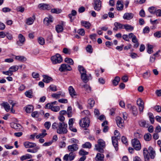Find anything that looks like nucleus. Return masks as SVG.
<instances>
[{"mask_svg": "<svg viewBox=\"0 0 161 161\" xmlns=\"http://www.w3.org/2000/svg\"><path fill=\"white\" fill-rule=\"evenodd\" d=\"M67 125L64 122H60L58 124V127L57 129V133L59 134H65L68 132L67 127Z\"/></svg>", "mask_w": 161, "mask_h": 161, "instance_id": "nucleus-1", "label": "nucleus"}, {"mask_svg": "<svg viewBox=\"0 0 161 161\" xmlns=\"http://www.w3.org/2000/svg\"><path fill=\"white\" fill-rule=\"evenodd\" d=\"M90 123V121L88 117L85 118L80 119L79 122L80 126L86 128L89 127Z\"/></svg>", "mask_w": 161, "mask_h": 161, "instance_id": "nucleus-2", "label": "nucleus"}, {"mask_svg": "<svg viewBox=\"0 0 161 161\" xmlns=\"http://www.w3.org/2000/svg\"><path fill=\"white\" fill-rule=\"evenodd\" d=\"M51 59L52 63L53 64L60 63L63 61L62 57L58 53H57L55 55L52 56L51 57Z\"/></svg>", "mask_w": 161, "mask_h": 161, "instance_id": "nucleus-3", "label": "nucleus"}, {"mask_svg": "<svg viewBox=\"0 0 161 161\" xmlns=\"http://www.w3.org/2000/svg\"><path fill=\"white\" fill-rule=\"evenodd\" d=\"M131 143L134 149L137 151H139L141 149V145L139 140L136 139H134L132 140Z\"/></svg>", "mask_w": 161, "mask_h": 161, "instance_id": "nucleus-4", "label": "nucleus"}, {"mask_svg": "<svg viewBox=\"0 0 161 161\" xmlns=\"http://www.w3.org/2000/svg\"><path fill=\"white\" fill-rule=\"evenodd\" d=\"M94 8L97 11H99L101 9V1L100 0H94Z\"/></svg>", "mask_w": 161, "mask_h": 161, "instance_id": "nucleus-5", "label": "nucleus"}, {"mask_svg": "<svg viewBox=\"0 0 161 161\" xmlns=\"http://www.w3.org/2000/svg\"><path fill=\"white\" fill-rule=\"evenodd\" d=\"M120 136H119L118 135H117V136L112 137V142L113 145L114 147L115 150L117 151L118 149V140L120 139Z\"/></svg>", "mask_w": 161, "mask_h": 161, "instance_id": "nucleus-6", "label": "nucleus"}, {"mask_svg": "<svg viewBox=\"0 0 161 161\" xmlns=\"http://www.w3.org/2000/svg\"><path fill=\"white\" fill-rule=\"evenodd\" d=\"M71 70L72 68L70 66L66 64H62L59 69V70L61 72L70 71Z\"/></svg>", "mask_w": 161, "mask_h": 161, "instance_id": "nucleus-7", "label": "nucleus"}, {"mask_svg": "<svg viewBox=\"0 0 161 161\" xmlns=\"http://www.w3.org/2000/svg\"><path fill=\"white\" fill-rule=\"evenodd\" d=\"M116 121L117 125L118 127L122 128L124 126V121L119 116H117L116 118Z\"/></svg>", "mask_w": 161, "mask_h": 161, "instance_id": "nucleus-8", "label": "nucleus"}, {"mask_svg": "<svg viewBox=\"0 0 161 161\" xmlns=\"http://www.w3.org/2000/svg\"><path fill=\"white\" fill-rule=\"evenodd\" d=\"M19 41H17L16 43L19 46H21L23 44L25 41V38L24 36L21 34H19L18 36Z\"/></svg>", "mask_w": 161, "mask_h": 161, "instance_id": "nucleus-9", "label": "nucleus"}, {"mask_svg": "<svg viewBox=\"0 0 161 161\" xmlns=\"http://www.w3.org/2000/svg\"><path fill=\"white\" fill-rule=\"evenodd\" d=\"M78 149V146L76 144H74L69 145L68 147V149L69 151L73 152L77 151Z\"/></svg>", "mask_w": 161, "mask_h": 161, "instance_id": "nucleus-10", "label": "nucleus"}, {"mask_svg": "<svg viewBox=\"0 0 161 161\" xmlns=\"http://www.w3.org/2000/svg\"><path fill=\"white\" fill-rule=\"evenodd\" d=\"M24 145L26 148H32L37 147L35 143L28 141L24 142Z\"/></svg>", "mask_w": 161, "mask_h": 161, "instance_id": "nucleus-11", "label": "nucleus"}, {"mask_svg": "<svg viewBox=\"0 0 161 161\" xmlns=\"http://www.w3.org/2000/svg\"><path fill=\"white\" fill-rule=\"evenodd\" d=\"M38 8L42 10H49L50 9V5L46 3H40L38 5Z\"/></svg>", "mask_w": 161, "mask_h": 161, "instance_id": "nucleus-12", "label": "nucleus"}, {"mask_svg": "<svg viewBox=\"0 0 161 161\" xmlns=\"http://www.w3.org/2000/svg\"><path fill=\"white\" fill-rule=\"evenodd\" d=\"M53 17L50 15L49 17H46L43 20L44 23L47 25H48L50 23L53 22Z\"/></svg>", "mask_w": 161, "mask_h": 161, "instance_id": "nucleus-13", "label": "nucleus"}, {"mask_svg": "<svg viewBox=\"0 0 161 161\" xmlns=\"http://www.w3.org/2000/svg\"><path fill=\"white\" fill-rule=\"evenodd\" d=\"M148 151L149 152V157L151 159H154L155 156V152L153 148L151 147H150L148 149Z\"/></svg>", "mask_w": 161, "mask_h": 161, "instance_id": "nucleus-14", "label": "nucleus"}, {"mask_svg": "<svg viewBox=\"0 0 161 161\" xmlns=\"http://www.w3.org/2000/svg\"><path fill=\"white\" fill-rule=\"evenodd\" d=\"M149 152H148L147 149L144 148L143 150V154L144 158L145 161H149L150 158L148 153Z\"/></svg>", "mask_w": 161, "mask_h": 161, "instance_id": "nucleus-15", "label": "nucleus"}, {"mask_svg": "<svg viewBox=\"0 0 161 161\" xmlns=\"http://www.w3.org/2000/svg\"><path fill=\"white\" fill-rule=\"evenodd\" d=\"M68 90L70 95L72 97H75L76 96V92L73 87L70 86L69 87Z\"/></svg>", "mask_w": 161, "mask_h": 161, "instance_id": "nucleus-16", "label": "nucleus"}, {"mask_svg": "<svg viewBox=\"0 0 161 161\" xmlns=\"http://www.w3.org/2000/svg\"><path fill=\"white\" fill-rule=\"evenodd\" d=\"M133 14L131 13H126L124 14L123 18L125 19L130 20L133 18Z\"/></svg>", "mask_w": 161, "mask_h": 161, "instance_id": "nucleus-17", "label": "nucleus"}, {"mask_svg": "<svg viewBox=\"0 0 161 161\" xmlns=\"http://www.w3.org/2000/svg\"><path fill=\"white\" fill-rule=\"evenodd\" d=\"M81 79L82 81L84 83H86L89 80V76L86 74V73L81 75Z\"/></svg>", "mask_w": 161, "mask_h": 161, "instance_id": "nucleus-18", "label": "nucleus"}, {"mask_svg": "<svg viewBox=\"0 0 161 161\" xmlns=\"http://www.w3.org/2000/svg\"><path fill=\"white\" fill-rule=\"evenodd\" d=\"M11 126L17 130H20L22 128V126L20 125L14 123L11 124Z\"/></svg>", "mask_w": 161, "mask_h": 161, "instance_id": "nucleus-19", "label": "nucleus"}, {"mask_svg": "<svg viewBox=\"0 0 161 161\" xmlns=\"http://www.w3.org/2000/svg\"><path fill=\"white\" fill-rule=\"evenodd\" d=\"M81 24L82 26L87 29H89L91 26V23L88 21L82 20L81 22Z\"/></svg>", "mask_w": 161, "mask_h": 161, "instance_id": "nucleus-20", "label": "nucleus"}, {"mask_svg": "<svg viewBox=\"0 0 161 161\" xmlns=\"http://www.w3.org/2000/svg\"><path fill=\"white\" fill-rule=\"evenodd\" d=\"M1 105L4 107L6 112H8L9 111L10 106L8 103L3 102L1 104Z\"/></svg>", "mask_w": 161, "mask_h": 161, "instance_id": "nucleus-21", "label": "nucleus"}, {"mask_svg": "<svg viewBox=\"0 0 161 161\" xmlns=\"http://www.w3.org/2000/svg\"><path fill=\"white\" fill-rule=\"evenodd\" d=\"M124 7L123 4L121 1L118 0L117 1L116 4V8L118 10L121 11L123 9Z\"/></svg>", "mask_w": 161, "mask_h": 161, "instance_id": "nucleus-22", "label": "nucleus"}, {"mask_svg": "<svg viewBox=\"0 0 161 161\" xmlns=\"http://www.w3.org/2000/svg\"><path fill=\"white\" fill-rule=\"evenodd\" d=\"M43 79L42 81L46 83H48L50 81H53L52 78L46 75H43Z\"/></svg>", "mask_w": 161, "mask_h": 161, "instance_id": "nucleus-23", "label": "nucleus"}, {"mask_svg": "<svg viewBox=\"0 0 161 161\" xmlns=\"http://www.w3.org/2000/svg\"><path fill=\"white\" fill-rule=\"evenodd\" d=\"M104 156L103 154L98 153L95 158L96 161H103Z\"/></svg>", "mask_w": 161, "mask_h": 161, "instance_id": "nucleus-24", "label": "nucleus"}, {"mask_svg": "<svg viewBox=\"0 0 161 161\" xmlns=\"http://www.w3.org/2000/svg\"><path fill=\"white\" fill-rule=\"evenodd\" d=\"M25 110L27 113H30L33 110V107L31 105H28L25 107Z\"/></svg>", "mask_w": 161, "mask_h": 161, "instance_id": "nucleus-25", "label": "nucleus"}, {"mask_svg": "<svg viewBox=\"0 0 161 161\" xmlns=\"http://www.w3.org/2000/svg\"><path fill=\"white\" fill-rule=\"evenodd\" d=\"M124 28H125L127 31H132L134 29V27L129 25H124Z\"/></svg>", "mask_w": 161, "mask_h": 161, "instance_id": "nucleus-26", "label": "nucleus"}, {"mask_svg": "<svg viewBox=\"0 0 161 161\" xmlns=\"http://www.w3.org/2000/svg\"><path fill=\"white\" fill-rule=\"evenodd\" d=\"M25 94L26 97L29 98H32L33 97L32 91L31 90L26 91L25 92Z\"/></svg>", "mask_w": 161, "mask_h": 161, "instance_id": "nucleus-27", "label": "nucleus"}, {"mask_svg": "<svg viewBox=\"0 0 161 161\" xmlns=\"http://www.w3.org/2000/svg\"><path fill=\"white\" fill-rule=\"evenodd\" d=\"M78 69L80 72L81 75L82 73H86V71L85 69L82 66L79 65L78 67Z\"/></svg>", "mask_w": 161, "mask_h": 161, "instance_id": "nucleus-28", "label": "nucleus"}, {"mask_svg": "<svg viewBox=\"0 0 161 161\" xmlns=\"http://www.w3.org/2000/svg\"><path fill=\"white\" fill-rule=\"evenodd\" d=\"M40 149V147L39 146H37L34 147L33 149H28L27 150V151L28 152L31 153H35L37 152L38 150Z\"/></svg>", "mask_w": 161, "mask_h": 161, "instance_id": "nucleus-29", "label": "nucleus"}, {"mask_svg": "<svg viewBox=\"0 0 161 161\" xmlns=\"http://www.w3.org/2000/svg\"><path fill=\"white\" fill-rule=\"evenodd\" d=\"M120 80V78L119 77L116 76L114 79L113 80V83L114 86H117Z\"/></svg>", "mask_w": 161, "mask_h": 161, "instance_id": "nucleus-30", "label": "nucleus"}, {"mask_svg": "<svg viewBox=\"0 0 161 161\" xmlns=\"http://www.w3.org/2000/svg\"><path fill=\"white\" fill-rule=\"evenodd\" d=\"M95 149L96 150L98 151V152L101 153H103L104 150L102 148L100 145L98 144H95Z\"/></svg>", "mask_w": 161, "mask_h": 161, "instance_id": "nucleus-31", "label": "nucleus"}, {"mask_svg": "<svg viewBox=\"0 0 161 161\" xmlns=\"http://www.w3.org/2000/svg\"><path fill=\"white\" fill-rule=\"evenodd\" d=\"M56 30L58 33L62 31L63 30V26L60 25H57L56 26Z\"/></svg>", "mask_w": 161, "mask_h": 161, "instance_id": "nucleus-32", "label": "nucleus"}, {"mask_svg": "<svg viewBox=\"0 0 161 161\" xmlns=\"http://www.w3.org/2000/svg\"><path fill=\"white\" fill-rule=\"evenodd\" d=\"M114 25L115 27H117L118 29L124 28V25L120 24L118 22H115L114 23Z\"/></svg>", "mask_w": 161, "mask_h": 161, "instance_id": "nucleus-33", "label": "nucleus"}, {"mask_svg": "<svg viewBox=\"0 0 161 161\" xmlns=\"http://www.w3.org/2000/svg\"><path fill=\"white\" fill-rule=\"evenodd\" d=\"M88 103L90 106V108H91L94 105L95 101L93 99L90 98L88 100Z\"/></svg>", "mask_w": 161, "mask_h": 161, "instance_id": "nucleus-34", "label": "nucleus"}, {"mask_svg": "<svg viewBox=\"0 0 161 161\" xmlns=\"http://www.w3.org/2000/svg\"><path fill=\"white\" fill-rule=\"evenodd\" d=\"M91 147V143L89 142H86L82 145V147L83 148H90Z\"/></svg>", "mask_w": 161, "mask_h": 161, "instance_id": "nucleus-35", "label": "nucleus"}, {"mask_svg": "<svg viewBox=\"0 0 161 161\" xmlns=\"http://www.w3.org/2000/svg\"><path fill=\"white\" fill-rule=\"evenodd\" d=\"M131 110L133 115H136L137 114L138 111L137 108L135 106H132V107H131Z\"/></svg>", "mask_w": 161, "mask_h": 161, "instance_id": "nucleus-36", "label": "nucleus"}, {"mask_svg": "<svg viewBox=\"0 0 161 161\" xmlns=\"http://www.w3.org/2000/svg\"><path fill=\"white\" fill-rule=\"evenodd\" d=\"M153 45L149 44H147V52L151 54L153 52Z\"/></svg>", "mask_w": 161, "mask_h": 161, "instance_id": "nucleus-37", "label": "nucleus"}, {"mask_svg": "<svg viewBox=\"0 0 161 161\" xmlns=\"http://www.w3.org/2000/svg\"><path fill=\"white\" fill-rule=\"evenodd\" d=\"M82 88H84L86 91L88 92H91V88L87 84H85L83 86Z\"/></svg>", "mask_w": 161, "mask_h": 161, "instance_id": "nucleus-38", "label": "nucleus"}, {"mask_svg": "<svg viewBox=\"0 0 161 161\" xmlns=\"http://www.w3.org/2000/svg\"><path fill=\"white\" fill-rule=\"evenodd\" d=\"M69 161L73 160L75 157V154L73 152H70L69 154Z\"/></svg>", "mask_w": 161, "mask_h": 161, "instance_id": "nucleus-39", "label": "nucleus"}, {"mask_svg": "<svg viewBox=\"0 0 161 161\" xmlns=\"http://www.w3.org/2000/svg\"><path fill=\"white\" fill-rule=\"evenodd\" d=\"M137 104L139 106V107L141 106L142 108V106H144V103L142 100L141 98H139L137 101Z\"/></svg>", "mask_w": 161, "mask_h": 161, "instance_id": "nucleus-40", "label": "nucleus"}, {"mask_svg": "<svg viewBox=\"0 0 161 161\" xmlns=\"http://www.w3.org/2000/svg\"><path fill=\"white\" fill-rule=\"evenodd\" d=\"M151 135L149 133H147L144 136V138L146 141H149L151 139Z\"/></svg>", "mask_w": 161, "mask_h": 161, "instance_id": "nucleus-41", "label": "nucleus"}, {"mask_svg": "<svg viewBox=\"0 0 161 161\" xmlns=\"http://www.w3.org/2000/svg\"><path fill=\"white\" fill-rule=\"evenodd\" d=\"M19 66H13L9 68V69L11 70L12 72H15L19 69Z\"/></svg>", "mask_w": 161, "mask_h": 161, "instance_id": "nucleus-42", "label": "nucleus"}, {"mask_svg": "<svg viewBox=\"0 0 161 161\" xmlns=\"http://www.w3.org/2000/svg\"><path fill=\"white\" fill-rule=\"evenodd\" d=\"M97 142L102 148H103L105 146V142L103 140H98Z\"/></svg>", "mask_w": 161, "mask_h": 161, "instance_id": "nucleus-43", "label": "nucleus"}, {"mask_svg": "<svg viewBox=\"0 0 161 161\" xmlns=\"http://www.w3.org/2000/svg\"><path fill=\"white\" fill-rule=\"evenodd\" d=\"M79 154L81 156H85L88 154V153L83 149H81L79 152Z\"/></svg>", "mask_w": 161, "mask_h": 161, "instance_id": "nucleus-44", "label": "nucleus"}, {"mask_svg": "<svg viewBox=\"0 0 161 161\" xmlns=\"http://www.w3.org/2000/svg\"><path fill=\"white\" fill-rule=\"evenodd\" d=\"M65 62L69 64L70 65H73L74 63L73 60L70 58H66L64 59Z\"/></svg>", "mask_w": 161, "mask_h": 161, "instance_id": "nucleus-45", "label": "nucleus"}, {"mask_svg": "<svg viewBox=\"0 0 161 161\" xmlns=\"http://www.w3.org/2000/svg\"><path fill=\"white\" fill-rule=\"evenodd\" d=\"M86 50L87 52L92 53V48L91 45H88L86 47Z\"/></svg>", "mask_w": 161, "mask_h": 161, "instance_id": "nucleus-46", "label": "nucleus"}, {"mask_svg": "<svg viewBox=\"0 0 161 161\" xmlns=\"http://www.w3.org/2000/svg\"><path fill=\"white\" fill-rule=\"evenodd\" d=\"M61 11V9L58 8H53L51 9V12L53 13L59 14Z\"/></svg>", "mask_w": 161, "mask_h": 161, "instance_id": "nucleus-47", "label": "nucleus"}, {"mask_svg": "<svg viewBox=\"0 0 161 161\" xmlns=\"http://www.w3.org/2000/svg\"><path fill=\"white\" fill-rule=\"evenodd\" d=\"M15 58L18 60L22 61H25L26 60V58L25 57L21 56H16Z\"/></svg>", "mask_w": 161, "mask_h": 161, "instance_id": "nucleus-48", "label": "nucleus"}, {"mask_svg": "<svg viewBox=\"0 0 161 161\" xmlns=\"http://www.w3.org/2000/svg\"><path fill=\"white\" fill-rule=\"evenodd\" d=\"M154 36L157 38L161 37V31H158L153 34Z\"/></svg>", "mask_w": 161, "mask_h": 161, "instance_id": "nucleus-49", "label": "nucleus"}, {"mask_svg": "<svg viewBox=\"0 0 161 161\" xmlns=\"http://www.w3.org/2000/svg\"><path fill=\"white\" fill-rule=\"evenodd\" d=\"M77 14L76 11L74 10H73L71 11V13L69 14L68 15L69 17L71 19L72 16H75Z\"/></svg>", "mask_w": 161, "mask_h": 161, "instance_id": "nucleus-50", "label": "nucleus"}, {"mask_svg": "<svg viewBox=\"0 0 161 161\" xmlns=\"http://www.w3.org/2000/svg\"><path fill=\"white\" fill-rule=\"evenodd\" d=\"M39 43L41 45H43L45 43V40L42 37H39L38 39Z\"/></svg>", "mask_w": 161, "mask_h": 161, "instance_id": "nucleus-51", "label": "nucleus"}, {"mask_svg": "<svg viewBox=\"0 0 161 161\" xmlns=\"http://www.w3.org/2000/svg\"><path fill=\"white\" fill-rule=\"evenodd\" d=\"M150 73L147 71L143 74L142 76L144 78L147 79L150 76Z\"/></svg>", "mask_w": 161, "mask_h": 161, "instance_id": "nucleus-52", "label": "nucleus"}, {"mask_svg": "<svg viewBox=\"0 0 161 161\" xmlns=\"http://www.w3.org/2000/svg\"><path fill=\"white\" fill-rule=\"evenodd\" d=\"M78 33L81 36H83L85 35V32L84 29H80L77 31Z\"/></svg>", "mask_w": 161, "mask_h": 161, "instance_id": "nucleus-53", "label": "nucleus"}, {"mask_svg": "<svg viewBox=\"0 0 161 161\" xmlns=\"http://www.w3.org/2000/svg\"><path fill=\"white\" fill-rule=\"evenodd\" d=\"M60 108L58 106H53L52 109V110L55 112L58 111L60 110Z\"/></svg>", "mask_w": 161, "mask_h": 161, "instance_id": "nucleus-54", "label": "nucleus"}, {"mask_svg": "<svg viewBox=\"0 0 161 161\" xmlns=\"http://www.w3.org/2000/svg\"><path fill=\"white\" fill-rule=\"evenodd\" d=\"M51 125V123L48 121L46 122L44 124V125L45 128L47 130H48L49 129Z\"/></svg>", "mask_w": 161, "mask_h": 161, "instance_id": "nucleus-55", "label": "nucleus"}, {"mask_svg": "<svg viewBox=\"0 0 161 161\" xmlns=\"http://www.w3.org/2000/svg\"><path fill=\"white\" fill-rule=\"evenodd\" d=\"M34 22V20L32 18H30L28 19L26 21V24L28 25H31L33 24Z\"/></svg>", "mask_w": 161, "mask_h": 161, "instance_id": "nucleus-56", "label": "nucleus"}, {"mask_svg": "<svg viewBox=\"0 0 161 161\" xmlns=\"http://www.w3.org/2000/svg\"><path fill=\"white\" fill-rule=\"evenodd\" d=\"M49 88L50 90L53 92H55L57 91V88L56 86L53 85H51L49 86Z\"/></svg>", "mask_w": 161, "mask_h": 161, "instance_id": "nucleus-57", "label": "nucleus"}, {"mask_svg": "<svg viewBox=\"0 0 161 161\" xmlns=\"http://www.w3.org/2000/svg\"><path fill=\"white\" fill-rule=\"evenodd\" d=\"M3 73L5 75H7L9 76L13 74V73L11 70L9 69V70L7 71H3Z\"/></svg>", "mask_w": 161, "mask_h": 161, "instance_id": "nucleus-58", "label": "nucleus"}, {"mask_svg": "<svg viewBox=\"0 0 161 161\" xmlns=\"http://www.w3.org/2000/svg\"><path fill=\"white\" fill-rule=\"evenodd\" d=\"M53 106L52 104L51 103H48L45 106V108H48L49 109H51L52 110V107H53Z\"/></svg>", "mask_w": 161, "mask_h": 161, "instance_id": "nucleus-59", "label": "nucleus"}, {"mask_svg": "<svg viewBox=\"0 0 161 161\" xmlns=\"http://www.w3.org/2000/svg\"><path fill=\"white\" fill-rule=\"evenodd\" d=\"M121 141L124 144L127 145V140L126 137L124 136H123L121 138Z\"/></svg>", "mask_w": 161, "mask_h": 161, "instance_id": "nucleus-60", "label": "nucleus"}, {"mask_svg": "<svg viewBox=\"0 0 161 161\" xmlns=\"http://www.w3.org/2000/svg\"><path fill=\"white\" fill-rule=\"evenodd\" d=\"M154 108L158 112H160L161 111V107L160 106L156 105L154 107Z\"/></svg>", "mask_w": 161, "mask_h": 161, "instance_id": "nucleus-61", "label": "nucleus"}, {"mask_svg": "<svg viewBox=\"0 0 161 161\" xmlns=\"http://www.w3.org/2000/svg\"><path fill=\"white\" fill-rule=\"evenodd\" d=\"M63 52L65 54H70V51L69 49L67 48H63Z\"/></svg>", "mask_w": 161, "mask_h": 161, "instance_id": "nucleus-62", "label": "nucleus"}, {"mask_svg": "<svg viewBox=\"0 0 161 161\" xmlns=\"http://www.w3.org/2000/svg\"><path fill=\"white\" fill-rule=\"evenodd\" d=\"M58 101L59 102L63 103H67L68 102L67 100L66 99H64L62 98L59 99L58 100Z\"/></svg>", "mask_w": 161, "mask_h": 161, "instance_id": "nucleus-63", "label": "nucleus"}, {"mask_svg": "<svg viewBox=\"0 0 161 161\" xmlns=\"http://www.w3.org/2000/svg\"><path fill=\"white\" fill-rule=\"evenodd\" d=\"M155 13L157 16H161V9H158L155 11Z\"/></svg>", "mask_w": 161, "mask_h": 161, "instance_id": "nucleus-64", "label": "nucleus"}]
</instances>
